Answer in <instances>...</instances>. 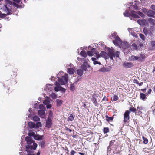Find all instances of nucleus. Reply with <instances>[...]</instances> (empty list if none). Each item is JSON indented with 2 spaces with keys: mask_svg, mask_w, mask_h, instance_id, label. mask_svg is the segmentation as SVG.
<instances>
[{
  "mask_svg": "<svg viewBox=\"0 0 155 155\" xmlns=\"http://www.w3.org/2000/svg\"><path fill=\"white\" fill-rule=\"evenodd\" d=\"M62 72H60V73L58 74L57 75V78H58V82L56 81L55 83V87H54V90L56 92L58 91H61L62 92L64 93L66 91L65 89L63 88L61 85H65L67 84L68 81V76L67 75L62 76L61 78L59 77L61 73H63Z\"/></svg>",
  "mask_w": 155,
  "mask_h": 155,
  "instance_id": "f257e3e1",
  "label": "nucleus"
},
{
  "mask_svg": "<svg viewBox=\"0 0 155 155\" xmlns=\"http://www.w3.org/2000/svg\"><path fill=\"white\" fill-rule=\"evenodd\" d=\"M112 37L114 39L113 40V43L117 46H119L120 48L125 50L129 48V43L127 42H122L116 32L112 34Z\"/></svg>",
  "mask_w": 155,
  "mask_h": 155,
  "instance_id": "f03ea898",
  "label": "nucleus"
},
{
  "mask_svg": "<svg viewBox=\"0 0 155 155\" xmlns=\"http://www.w3.org/2000/svg\"><path fill=\"white\" fill-rule=\"evenodd\" d=\"M27 145L26 146V150L28 153H33V150H35L37 147V144L33 140L32 138L27 136L25 137Z\"/></svg>",
  "mask_w": 155,
  "mask_h": 155,
  "instance_id": "7ed1b4c3",
  "label": "nucleus"
},
{
  "mask_svg": "<svg viewBox=\"0 0 155 155\" xmlns=\"http://www.w3.org/2000/svg\"><path fill=\"white\" fill-rule=\"evenodd\" d=\"M124 15L125 17H130L131 16L135 18H139V16L138 15L136 14V12L132 10L130 11V13L128 11L126 10L125 12L124 13Z\"/></svg>",
  "mask_w": 155,
  "mask_h": 155,
  "instance_id": "20e7f679",
  "label": "nucleus"
},
{
  "mask_svg": "<svg viewBox=\"0 0 155 155\" xmlns=\"http://www.w3.org/2000/svg\"><path fill=\"white\" fill-rule=\"evenodd\" d=\"M46 98L44 101L43 103L46 106V107L47 109H50L52 107V105L51 103H52L53 101L48 97H46Z\"/></svg>",
  "mask_w": 155,
  "mask_h": 155,
  "instance_id": "39448f33",
  "label": "nucleus"
},
{
  "mask_svg": "<svg viewBox=\"0 0 155 155\" xmlns=\"http://www.w3.org/2000/svg\"><path fill=\"white\" fill-rule=\"evenodd\" d=\"M28 126L31 128H38L41 127L42 124L40 122H38L36 124L32 122H30L28 123Z\"/></svg>",
  "mask_w": 155,
  "mask_h": 155,
  "instance_id": "423d86ee",
  "label": "nucleus"
},
{
  "mask_svg": "<svg viewBox=\"0 0 155 155\" xmlns=\"http://www.w3.org/2000/svg\"><path fill=\"white\" fill-rule=\"evenodd\" d=\"M130 111L128 110H126L124 114V124H129V122Z\"/></svg>",
  "mask_w": 155,
  "mask_h": 155,
  "instance_id": "0eeeda50",
  "label": "nucleus"
},
{
  "mask_svg": "<svg viewBox=\"0 0 155 155\" xmlns=\"http://www.w3.org/2000/svg\"><path fill=\"white\" fill-rule=\"evenodd\" d=\"M145 13L149 17L154 18L155 17V12L151 10H147Z\"/></svg>",
  "mask_w": 155,
  "mask_h": 155,
  "instance_id": "6e6552de",
  "label": "nucleus"
},
{
  "mask_svg": "<svg viewBox=\"0 0 155 155\" xmlns=\"http://www.w3.org/2000/svg\"><path fill=\"white\" fill-rule=\"evenodd\" d=\"M81 61H84V62L83 64L81 65V68L83 71H87V69L89 68L90 66L87 63L84 61V59H83Z\"/></svg>",
  "mask_w": 155,
  "mask_h": 155,
  "instance_id": "1a4fd4ad",
  "label": "nucleus"
},
{
  "mask_svg": "<svg viewBox=\"0 0 155 155\" xmlns=\"http://www.w3.org/2000/svg\"><path fill=\"white\" fill-rule=\"evenodd\" d=\"M7 14H3L0 11V18H3L5 17L7 15H9L12 14V10L8 7H6Z\"/></svg>",
  "mask_w": 155,
  "mask_h": 155,
  "instance_id": "9d476101",
  "label": "nucleus"
},
{
  "mask_svg": "<svg viewBox=\"0 0 155 155\" xmlns=\"http://www.w3.org/2000/svg\"><path fill=\"white\" fill-rule=\"evenodd\" d=\"M102 66H103V67L101 68L98 70L99 71L103 72H109L111 70V67L110 66H109L108 67L106 68L104 67L103 65H102Z\"/></svg>",
  "mask_w": 155,
  "mask_h": 155,
  "instance_id": "9b49d317",
  "label": "nucleus"
},
{
  "mask_svg": "<svg viewBox=\"0 0 155 155\" xmlns=\"http://www.w3.org/2000/svg\"><path fill=\"white\" fill-rule=\"evenodd\" d=\"M143 32L146 36L149 35L150 36L152 34L150 29L146 27L144 28L143 29Z\"/></svg>",
  "mask_w": 155,
  "mask_h": 155,
  "instance_id": "f8f14e48",
  "label": "nucleus"
},
{
  "mask_svg": "<svg viewBox=\"0 0 155 155\" xmlns=\"http://www.w3.org/2000/svg\"><path fill=\"white\" fill-rule=\"evenodd\" d=\"M137 22L138 24L142 26L146 25L147 24V21L144 19L138 20Z\"/></svg>",
  "mask_w": 155,
  "mask_h": 155,
  "instance_id": "ddd939ff",
  "label": "nucleus"
},
{
  "mask_svg": "<svg viewBox=\"0 0 155 155\" xmlns=\"http://www.w3.org/2000/svg\"><path fill=\"white\" fill-rule=\"evenodd\" d=\"M52 124V119L47 118L46 120L45 127L48 128H50L51 127Z\"/></svg>",
  "mask_w": 155,
  "mask_h": 155,
  "instance_id": "4468645a",
  "label": "nucleus"
},
{
  "mask_svg": "<svg viewBox=\"0 0 155 155\" xmlns=\"http://www.w3.org/2000/svg\"><path fill=\"white\" fill-rule=\"evenodd\" d=\"M123 66L126 68H130L133 66V64L131 62H124L123 64Z\"/></svg>",
  "mask_w": 155,
  "mask_h": 155,
  "instance_id": "2eb2a0df",
  "label": "nucleus"
},
{
  "mask_svg": "<svg viewBox=\"0 0 155 155\" xmlns=\"http://www.w3.org/2000/svg\"><path fill=\"white\" fill-rule=\"evenodd\" d=\"M101 56L102 57L105 58L106 59L109 58V56L107 54V53L104 51H102L100 53Z\"/></svg>",
  "mask_w": 155,
  "mask_h": 155,
  "instance_id": "dca6fc26",
  "label": "nucleus"
},
{
  "mask_svg": "<svg viewBox=\"0 0 155 155\" xmlns=\"http://www.w3.org/2000/svg\"><path fill=\"white\" fill-rule=\"evenodd\" d=\"M138 56L132 55L130 58V61H139Z\"/></svg>",
  "mask_w": 155,
  "mask_h": 155,
  "instance_id": "f3484780",
  "label": "nucleus"
},
{
  "mask_svg": "<svg viewBox=\"0 0 155 155\" xmlns=\"http://www.w3.org/2000/svg\"><path fill=\"white\" fill-rule=\"evenodd\" d=\"M43 135H35V136L34 138V139L37 140H40L43 139Z\"/></svg>",
  "mask_w": 155,
  "mask_h": 155,
  "instance_id": "a211bd4d",
  "label": "nucleus"
},
{
  "mask_svg": "<svg viewBox=\"0 0 155 155\" xmlns=\"http://www.w3.org/2000/svg\"><path fill=\"white\" fill-rule=\"evenodd\" d=\"M95 48H93L92 49L91 51H87V54L89 56L91 57L93 55V53L94 52V51H95Z\"/></svg>",
  "mask_w": 155,
  "mask_h": 155,
  "instance_id": "6ab92c4d",
  "label": "nucleus"
},
{
  "mask_svg": "<svg viewBox=\"0 0 155 155\" xmlns=\"http://www.w3.org/2000/svg\"><path fill=\"white\" fill-rule=\"evenodd\" d=\"M138 58L139 62H142L145 58V56L144 54H141L140 55L139 57L138 56Z\"/></svg>",
  "mask_w": 155,
  "mask_h": 155,
  "instance_id": "aec40b11",
  "label": "nucleus"
},
{
  "mask_svg": "<svg viewBox=\"0 0 155 155\" xmlns=\"http://www.w3.org/2000/svg\"><path fill=\"white\" fill-rule=\"evenodd\" d=\"M35 133L32 130H29L28 132V135L30 137H33L34 138L35 136L36 135Z\"/></svg>",
  "mask_w": 155,
  "mask_h": 155,
  "instance_id": "412c9836",
  "label": "nucleus"
},
{
  "mask_svg": "<svg viewBox=\"0 0 155 155\" xmlns=\"http://www.w3.org/2000/svg\"><path fill=\"white\" fill-rule=\"evenodd\" d=\"M56 102L57 103V106L59 107L62 104L63 101L61 100H60L58 99H57L56 100Z\"/></svg>",
  "mask_w": 155,
  "mask_h": 155,
  "instance_id": "4be33fe9",
  "label": "nucleus"
},
{
  "mask_svg": "<svg viewBox=\"0 0 155 155\" xmlns=\"http://www.w3.org/2000/svg\"><path fill=\"white\" fill-rule=\"evenodd\" d=\"M108 52L107 53L109 57V56L113 55H114V52L113 50L109 48H108Z\"/></svg>",
  "mask_w": 155,
  "mask_h": 155,
  "instance_id": "5701e85b",
  "label": "nucleus"
},
{
  "mask_svg": "<svg viewBox=\"0 0 155 155\" xmlns=\"http://www.w3.org/2000/svg\"><path fill=\"white\" fill-rule=\"evenodd\" d=\"M147 95L144 93H140V98L143 100H145L146 99Z\"/></svg>",
  "mask_w": 155,
  "mask_h": 155,
  "instance_id": "b1692460",
  "label": "nucleus"
},
{
  "mask_svg": "<svg viewBox=\"0 0 155 155\" xmlns=\"http://www.w3.org/2000/svg\"><path fill=\"white\" fill-rule=\"evenodd\" d=\"M148 21L150 24H151L152 26H154L155 24V20L152 18H149Z\"/></svg>",
  "mask_w": 155,
  "mask_h": 155,
  "instance_id": "393cba45",
  "label": "nucleus"
},
{
  "mask_svg": "<svg viewBox=\"0 0 155 155\" xmlns=\"http://www.w3.org/2000/svg\"><path fill=\"white\" fill-rule=\"evenodd\" d=\"M68 72L70 74H72L74 72V70L73 68H68Z\"/></svg>",
  "mask_w": 155,
  "mask_h": 155,
  "instance_id": "a878e982",
  "label": "nucleus"
},
{
  "mask_svg": "<svg viewBox=\"0 0 155 155\" xmlns=\"http://www.w3.org/2000/svg\"><path fill=\"white\" fill-rule=\"evenodd\" d=\"M77 73L80 76H81L83 74V70L81 69H78L77 70Z\"/></svg>",
  "mask_w": 155,
  "mask_h": 155,
  "instance_id": "bb28decb",
  "label": "nucleus"
},
{
  "mask_svg": "<svg viewBox=\"0 0 155 155\" xmlns=\"http://www.w3.org/2000/svg\"><path fill=\"white\" fill-rule=\"evenodd\" d=\"M44 110H39L38 111V114L40 116L44 115L45 114V111Z\"/></svg>",
  "mask_w": 155,
  "mask_h": 155,
  "instance_id": "cd10ccee",
  "label": "nucleus"
},
{
  "mask_svg": "<svg viewBox=\"0 0 155 155\" xmlns=\"http://www.w3.org/2000/svg\"><path fill=\"white\" fill-rule=\"evenodd\" d=\"M106 117V120L108 122H111L112 121L113 119V117H109L107 115H106L105 116Z\"/></svg>",
  "mask_w": 155,
  "mask_h": 155,
  "instance_id": "c85d7f7f",
  "label": "nucleus"
},
{
  "mask_svg": "<svg viewBox=\"0 0 155 155\" xmlns=\"http://www.w3.org/2000/svg\"><path fill=\"white\" fill-rule=\"evenodd\" d=\"M54 115L53 114V112L52 111L50 110L49 112V115L48 118V119H51L53 118Z\"/></svg>",
  "mask_w": 155,
  "mask_h": 155,
  "instance_id": "c756f323",
  "label": "nucleus"
},
{
  "mask_svg": "<svg viewBox=\"0 0 155 155\" xmlns=\"http://www.w3.org/2000/svg\"><path fill=\"white\" fill-rule=\"evenodd\" d=\"M39 110H46L45 107L43 104H41L39 105Z\"/></svg>",
  "mask_w": 155,
  "mask_h": 155,
  "instance_id": "7c9ffc66",
  "label": "nucleus"
},
{
  "mask_svg": "<svg viewBox=\"0 0 155 155\" xmlns=\"http://www.w3.org/2000/svg\"><path fill=\"white\" fill-rule=\"evenodd\" d=\"M80 54L81 56L84 57H86L87 56V54L85 51L84 50L81 51Z\"/></svg>",
  "mask_w": 155,
  "mask_h": 155,
  "instance_id": "2f4dec72",
  "label": "nucleus"
},
{
  "mask_svg": "<svg viewBox=\"0 0 155 155\" xmlns=\"http://www.w3.org/2000/svg\"><path fill=\"white\" fill-rule=\"evenodd\" d=\"M33 120L34 121H38L40 120L39 117L37 116H35L33 118Z\"/></svg>",
  "mask_w": 155,
  "mask_h": 155,
  "instance_id": "473e14b6",
  "label": "nucleus"
},
{
  "mask_svg": "<svg viewBox=\"0 0 155 155\" xmlns=\"http://www.w3.org/2000/svg\"><path fill=\"white\" fill-rule=\"evenodd\" d=\"M45 141H42L39 144V145L41 146V148H43L45 147Z\"/></svg>",
  "mask_w": 155,
  "mask_h": 155,
  "instance_id": "72a5a7b5",
  "label": "nucleus"
},
{
  "mask_svg": "<svg viewBox=\"0 0 155 155\" xmlns=\"http://www.w3.org/2000/svg\"><path fill=\"white\" fill-rule=\"evenodd\" d=\"M136 13L137 15L138 14L140 16H141L142 17L144 18L145 17V15L143 14V13L140 11H138L137 12H136Z\"/></svg>",
  "mask_w": 155,
  "mask_h": 155,
  "instance_id": "f704fd0d",
  "label": "nucleus"
},
{
  "mask_svg": "<svg viewBox=\"0 0 155 155\" xmlns=\"http://www.w3.org/2000/svg\"><path fill=\"white\" fill-rule=\"evenodd\" d=\"M50 97L53 99L57 98V95L55 93H52L50 95Z\"/></svg>",
  "mask_w": 155,
  "mask_h": 155,
  "instance_id": "c9c22d12",
  "label": "nucleus"
},
{
  "mask_svg": "<svg viewBox=\"0 0 155 155\" xmlns=\"http://www.w3.org/2000/svg\"><path fill=\"white\" fill-rule=\"evenodd\" d=\"M74 115L71 114L70 115V116L68 117V120L70 121H72L74 119Z\"/></svg>",
  "mask_w": 155,
  "mask_h": 155,
  "instance_id": "e433bc0d",
  "label": "nucleus"
},
{
  "mask_svg": "<svg viewBox=\"0 0 155 155\" xmlns=\"http://www.w3.org/2000/svg\"><path fill=\"white\" fill-rule=\"evenodd\" d=\"M70 90L72 91H74L75 89V86L74 83H71L70 87Z\"/></svg>",
  "mask_w": 155,
  "mask_h": 155,
  "instance_id": "4c0bfd02",
  "label": "nucleus"
},
{
  "mask_svg": "<svg viewBox=\"0 0 155 155\" xmlns=\"http://www.w3.org/2000/svg\"><path fill=\"white\" fill-rule=\"evenodd\" d=\"M5 3L6 5H12L13 2L10 0H5Z\"/></svg>",
  "mask_w": 155,
  "mask_h": 155,
  "instance_id": "58836bf2",
  "label": "nucleus"
},
{
  "mask_svg": "<svg viewBox=\"0 0 155 155\" xmlns=\"http://www.w3.org/2000/svg\"><path fill=\"white\" fill-rule=\"evenodd\" d=\"M139 36L143 41H145L146 39V37L143 34L141 33L140 34H139Z\"/></svg>",
  "mask_w": 155,
  "mask_h": 155,
  "instance_id": "ea45409f",
  "label": "nucleus"
},
{
  "mask_svg": "<svg viewBox=\"0 0 155 155\" xmlns=\"http://www.w3.org/2000/svg\"><path fill=\"white\" fill-rule=\"evenodd\" d=\"M143 142L144 144H147L148 143V140L147 138H145L144 136L143 137Z\"/></svg>",
  "mask_w": 155,
  "mask_h": 155,
  "instance_id": "a19ab883",
  "label": "nucleus"
},
{
  "mask_svg": "<svg viewBox=\"0 0 155 155\" xmlns=\"http://www.w3.org/2000/svg\"><path fill=\"white\" fill-rule=\"evenodd\" d=\"M132 46L133 47V49L134 50H137L138 49L137 46L135 43H133L132 45Z\"/></svg>",
  "mask_w": 155,
  "mask_h": 155,
  "instance_id": "79ce46f5",
  "label": "nucleus"
},
{
  "mask_svg": "<svg viewBox=\"0 0 155 155\" xmlns=\"http://www.w3.org/2000/svg\"><path fill=\"white\" fill-rule=\"evenodd\" d=\"M109 132V129L108 127H104L103 129L104 133L106 134Z\"/></svg>",
  "mask_w": 155,
  "mask_h": 155,
  "instance_id": "37998d69",
  "label": "nucleus"
},
{
  "mask_svg": "<svg viewBox=\"0 0 155 155\" xmlns=\"http://www.w3.org/2000/svg\"><path fill=\"white\" fill-rule=\"evenodd\" d=\"M120 52L118 51H116L114 53V56L116 57H118Z\"/></svg>",
  "mask_w": 155,
  "mask_h": 155,
  "instance_id": "c03bdc74",
  "label": "nucleus"
},
{
  "mask_svg": "<svg viewBox=\"0 0 155 155\" xmlns=\"http://www.w3.org/2000/svg\"><path fill=\"white\" fill-rule=\"evenodd\" d=\"M129 110L131 112H135L136 111V109L134 108L133 107H131L130 108Z\"/></svg>",
  "mask_w": 155,
  "mask_h": 155,
  "instance_id": "a18cd8bd",
  "label": "nucleus"
},
{
  "mask_svg": "<svg viewBox=\"0 0 155 155\" xmlns=\"http://www.w3.org/2000/svg\"><path fill=\"white\" fill-rule=\"evenodd\" d=\"M118 99V97L116 95H115L113 97V100L114 101H116Z\"/></svg>",
  "mask_w": 155,
  "mask_h": 155,
  "instance_id": "49530a36",
  "label": "nucleus"
},
{
  "mask_svg": "<svg viewBox=\"0 0 155 155\" xmlns=\"http://www.w3.org/2000/svg\"><path fill=\"white\" fill-rule=\"evenodd\" d=\"M150 43L152 47H155V41H152L150 42Z\"/></svg>",
  "mask_w": 155,
  "mask_h": 155,
  "instance_id": "de8ad7c7",
  "label": "nucleus"
},
{
  "mask_svg": "<svg viewBox=\"0 0 155 155\" xmlns=\"http://www.w3.org/2000/svg\"><path fill=\"white\" fill-rule=\"evenodd\" d=\"M12 5H13L14 7H17V8H18V6H19L15 2H13Z\"/></svg>",
  "mask_w": 155,
  "mask_h": 155,
  "instance_id": "09e8293b",
  "label": "nucleus"
},
{
  "mask_svg": "<svg viewBox=\"0 0 155 155\" xmlns=\"http://www.w3.org/2000/svg\"><path fill=\"white\" fill-rule=\"evenodd\" d=\"M115 142V140H112L111 141H110L109 143V146H112Z\"/></svg>",
  "mask_w": 155,
  "mask_h": 155,
  "instance_id": "8fccbe9b",
  "label": "nucleus"
},
{
  "mask_svg": "<svg viewBox=\"0 0 155 155\" xmlns=\"http://www.w3.org/2000/svg\"><path fill=\"white\" fill-rule=\"evenodd\" d=\"M94 65H96V64H98L99 65H101V63L99 62H98V61H95L94 63Z\"/></svg>",
  "mask_w": 155,
  "mask_h": 155,
  "instance_id": "3c124183",
  "label": "nucleus"
},
{
  "mask_svg": "<svg viewBox=\"0 0 155 155\" xmlns=\"http://www.w3.org/2000/svg\"><path fill=\"white\" fill-rule=\"evenodd\" d=\"M92 101H93L94 104L95 105H96L97 103V100L95 98H93L92 99Z\"/></svg>",
  "mask_w": 155,
  "mask_h": 155,
  "instance_id": "603ef678",
  "label": "nucleus"
},
{
  "mask_svg": "<svg viewBox=\"0 0 155 155\" xmlns=\"http://www.w3.org/2000/svg\"><path fill=\"white\" fill-rule=\"evenodd\" d=\"M99 45H101V46H103V47H104V43L103 42H100L99 43Z\"/></svg>",
  "mask_w": 155,
  "mask_h": 155,
  "instance_id": "864d4df0",
  "label": "nucleus"
},
{
  "mask_svg": "<svg viewBox=\"0 0 155 155\" xmlns=\"http://www.w3.org/2000/svg\"><path fill=\"white\" fill-rule=\"evenodd\" d=\"M76 153V152L74 150H72L70 152V155H74V154Z\"/></svg>",
  "mask_w": 155,
  "mask_h": 155,
  "instance_id": "5fc2aeb1",
  "label": "nucleus"
},
{
  "mask_svg": "<svg viewBox=\"0 0 155 155\" xmlns=\"http://www.w3.org/2000/svg\"><path fill=\"white\" fill-rule=\"evenodd\" d=\"M111 147V146L109 145L107 147V153H108L109 152L111 151V148H110Z\"/></svg>",
  "mask_w": 155,
  "mask_h": 155,
  "instance_id": "6e6d98bb",
  "label": "nucleus"
},
{
  "mask_svg": "<svg viewBox=\"0 0 155 155\" xmlns=\"http://www.w3.org/2000/svg\"><path fill=\"white\" fill-rule=\"evenodd\" d=\"M96 54V58H97V59H98V58L100 57L101 56V55H100V54H99L97 53H95Z\"/></svg>",
  "mask_w": 155,
  "mask_h": 155,
  "instance_id": "4d7b16f0",
  "label": "nucleus"
},
{
  "mask_svg": "<svg viewBox=\"0 0 155 155\" xmlns=\"http://www.w3.org/2000/svg\"><path fill=\"white\" fill-rule=\"evenodd\" d=\"M133 83H135L137 84H138V81H137V79H133Z\"/></svg>",
  "mask_w": 155,
  "mask_h": 155,
  "instance_id": "13d9d810",
  "label": "nucleus"
},
{
  "mask_svg": "<svg viewBox=\"0 0 155 155\" xmlns=\"http://www.w3.org/2000/svg\"><path fill=\"white\" fill-rule=\"evenodd\" d=\"M15 2L19 4L21 1V0H12Z\"/></svg>",
  "mask_w": 155,
  "mask_h": 155,
  "instance_id": "bf43d9fd",
  "label": "nucleus"
},
{
  "mask_svg": "<svg viewBox=\"0 0 155 155\" xmlns=\"http://www.w3.org/2000/svg\"><path fill=\"white\" fill-rule=\"evenodd\" d=\"M151 8L154 10H155V5H152L151 6Z\"/></svg>",
  "mask_w": 155,
  "mask_h": 155,
  "instance_id": "052dcab7",
  "label": "nucleus"
},
{
  "mask_svg": "<svg viewBox=\"0 0 155 155\" xmlns=\"http://www.w3.org/2000/svg\"><path fill=\"white\" fill-rule=\"evenodd\" d=\"M19 6H18V8H22L24 7V5L23 4L21 5H18Z\"/></svg>",
  "mask_w": 155,
  "mask_h": 155,
  "instance_id": "680f3d73",
  "label": "nucleus"
},
{
  "mask_svg": "<svg viewBox=\"0 0 155 155\" xmlns=\"http://www.w3.org/2000/svg\"><path fill=\"white\" fill-rule=\"evenodd\" d=\"M91 59L94 62L95 61H96V58H95L92 57L91 58Z\"/></svg>",
  "mask_w": 155,
  "mask_h": 155,
  "instance_id": "e2e57ef3",
  "label": "nucleus"
},
{
  "mask_svg": "<svg viewBox=\"0 0 155 155\" xmlns=\"http://www.w3.org/2000/svg\"><path fill=\"white\" fill-rule=\"evenodd\" d=\"M66 130L67 131H69L70 132H72V130H71V129H69V128H67V129H66Z\"/></svg>",
  "mask_w": 155,
  "mask_h": 155,
  "instance_id": "0e129e2a",
  "label": "nucleus"
},
{
  "mask_svg": "<svg viewBox=\"0 0 155 155\" xmlns=\"http://www.w3.org/2000/svg\"><path fill=\"white\" fill-rule=\"evenodd\" d=\"M114 57V55H110L109 56V58H110V59L111 60H113V57Z\"/></svg>",
  "mask_w": 155,
  "mask_h": 155,
  "instance_id": "69168bd1",
  "label": "nucleus"
},
{
  "mask_svg": "<svg viewBox=\"0 0 155 155\" xmlns=\"http://www.w3.org/2000/svg\"><path fill=\"white\" fill-rule=\"evenodd\" d=\"M152 91V90L151 89H150L149 90V91L147 93V94H150Z\"/></svg>",
  "mask_w": 155,
  "mask_h": 155,
  "instance_id": "338daca9",
  "label": "nucleus"
},
{
  "mask_svg": "<svg viewBox=\"0 0 155 155\" xmlns=\"http://www.w3.org/2000/svg\"><path fill=\"white\" fill-rule=\"evenodd\" d=\"M78 153L80 155H85L84 153H81V152H79Z\"/></svg>",
  "mask_w": 155,
  "mask_h": 155,
  "instance_id": "774afa93",
  "label": "nucleus"
}]
</instances>
